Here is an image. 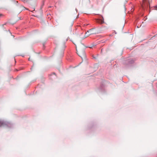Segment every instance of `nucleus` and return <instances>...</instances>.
<instances>
[{"mask_svg":"<svg viewBox=\"0 0 157 157\" xmlns=\"http://www.w3.org/2000/svg\"><path fill=\"white\" fill-rule=\"evenodd\" d=\"M11 126V124L8 122L0 121V127L6 126L8 127H10Z\"/></svg>","mask_w":157,"mask_h":157,"instance_id":"obj_1","label":"nucleus"},{"mask_svg":"<svg viewBox=\"0 0 157 157\" xmlns=\"http://www.w3.org/2000/svg\"><path fill=\"white\" fill-rule=\"evenodd\" d=\"M94 28L91 29H90L89 30H88L87 32L88 33H90V34L87 36H86V35H84L83 36H82V35H80V38L82 40L84 39L85 38L88 36L89 35L93 34L94 33L92 32V31L94 29Z\"/></svg>","mask_w":157,"mask_h":157,"instance_id":"obj_2","label":"nucleus"},{"mask_svg":"<svg viewBox=\"0 0 157 157\" xmlns=\"http://www.w3.org/2000/svg\"><path fill=\"white\" fill-rule=\"evenodd\" d=\"M80 57L83 60V59H85L86 57V55L85 51H83L82 52V54L81 55Z\"/></svg>","mask_w":157,"mask_h":157,"instance_id":"obj_3","label":"nucleus"},{"mask_svg":"<svg viewBox=\"0 0 157 157\" xmlns=\"http://www.w3.org/2000/svg\"><path fill=\"white\" fill-rule=\"evenodd\" d=\"M97 22L99 24H102L104 23L103 19H98L97 20Z\"/></svg>","mask_w":157,"mask_h":157,"instance_id":"obj_4","label":"nucleus"},{"mask_svg":"<svg viewBox=\"0 0 157 157\" xmlns=\"http://www.w3.org/2000/svg\"><path fill=\"white\" fill-rule=\"evenodd\" d=\"M127 62L128 63V64H131L134 62V60L133 59H129L127 60Z\"/></svg>","mask_w":157,"mask_h":157,"instance_id":"obj_5","label":"nucleus"},{"mask_svg":"<svg viewBox=\"0 0 157 157\" xmlns=\"http://www.w3.org/2000/svg\"><path fill=\"white\" fill-rule=\"evenodd\" d=\"M143 3L144 5L146 4L147 5L149 3V0H143Z\"/></svg>","mask_w":157,"mask_h":157,"instance_id":"obj_6","label":"nucleus"},{"mask_svg":"<svg viewBox=\"0 0 157 157\" xmlns=\"http://www.w3.org/2000/svg\"><path fill=\"white\" fill-rule=\"evenodd\" d=\"M154 8L155 10H157V5L154 7Z\"/></svg>","mask_w":157,"mask_h":157,"instance_id":"obj_7","label":"nucleus"},{"mask_svg":"<svg viewBox=\"0 0 157 157\" xmlns=\"http://www.w3.org/2000/svg\"><path fill=\"white\" fill-rule=\"evenodd\" d=\"M76 53H77V54H78V51H77V47H76Z\"/></svg>","mask_w":157,"mask_h":157,"instance_id":"obj_8","label":"nucleus"},{"mask_svg":"<svg viewBox=\"0 0 157 157\" xmlns=\"http://www.w3.org/2000/svg\"><path fill=\"white\" fill-rule=\"evenodd\" d=\"M144 18H144V19H145L144 20L145 21L146 19H147V17H145Z\"/></svg>","mask_w":157,"mask_h":157,"instance_id":"obj_9","label":"nucleus"},{"mask_svg":"<svg viewBox=\"0 0 157 157\" xmlns=\"http://www.w3.org/2000/svg\"><path fill=\"white\" fill-rule=\"evenodd\" d=\"M75 10H76V12H77V9H76Z\"/></svg>","mask_w":157,"mask_h":157,"instance_id":"obj_10","label":"nucleus"},{"mask_svg":"<svg viewBox=\"0 0 157 157\" xmlns=\"http://www.w3.org/2000/svg\"><path fill=\"white\" fill-rule=\"evenodd\" d=\"M73 44L76 46L75 44V43H73Z\"/></svg>","mask_w":157,"mask_h":157,"instance_id":"obj_11","label":"nucleus"},{"mask_svg":"<svg viewBox=\"0 0 157 157\" xmlns=\"http://www.w3.org/2000/svg\"><path fill=\"white\" fill-rule=\"evenodd\" d=\"M79 27L80 26V27H81V26H80V25H79Z\"/></svg>","mask_w":157,"mask_h":157,"instance_id":"obj_12","label":"nucleus"},{"mask_svg":"<svg viewBox=\"0 0 157 157\" xmlns=\"http://www.w3.org/2000/svg\"><path fill=\"white\" fill-rule=\"evenodd\" d=\"M137 28H139V27H138V26H137Z\"/></svg>","mask_w":157,"mask_h":157,"instance_id":"obj_13","label":"nucleus"}]
</instances>
